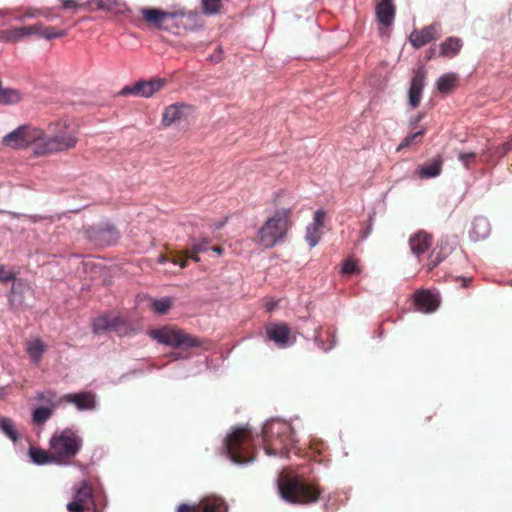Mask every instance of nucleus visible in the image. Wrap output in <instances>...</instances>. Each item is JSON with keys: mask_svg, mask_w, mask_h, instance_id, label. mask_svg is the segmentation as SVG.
Listing matches in <instances>:
<instances>
[{"mask_svg": "<svg viewBox=\"0 0 512 512\" xmlns=\"http://www.w3.org/2000/svg\"><path fill=\"white\" fill-rule=\"evenodd\" d=\"M292 226V208L277 209L260 226L253 241L264 249H271L285 242Z\"/></svg>", "mask_w": 512, "mask_h": 512, "instance_id": "nucleus-1", "label": "nucleus"}, {"mask_svg": "<svg viewBox=\"0 0 512 512\" xmlns=\"http://www.w3.org/2000/svg\"><path fill=\"white\" fill-rule=\"evenodd\" d=\"M278 490L282 499L291 504L307 505L319 500L323 490L317 482H309L299 476H281Z\"/></svg>", "mask_w": 512, "mask_h": 512, "instance_id": "nucleus-2", "label": "nucleus"}, {"mask_svg": "<svg viewBox=\"0 0 512 512\" xmlns=\"http://www.w3.org/2000/svg\"><path fill=\"white\" fill-rule=\"evenodd\" d=\"M49 130L52 136L35 146V155L43 156L75 148L78 142V129L63 122L50 124Z\"/></svg>", "mask_w": 512, "mask_h": 512, "instance_id": "nucleus-3", "label": "nucleus"}, {"mask_svg": "<svg viewBox=\"0 0 512 512\" xmlns=\"http://www.w3.org/2000/svg\"><path fill=\"white\" fill-rule=\"evenodd\" d=\"M263 443L267 455L288 457L293 446L290 425L280 421L267 423L263 428Z\"/></svg>", "mask_w": 512, "mask_h": 512, "instance_id": "nucleus-4", "label": "nucleus"}, {"mask_svg": "<svg viewBox=\"0 0 512 512\" xmlns=\"http://www.w3.org/2000/svg\"><path fill=\"white\" fill-rule=\"evenodd\" d=\"M224 448L227 456L236 464L254 461L256 453L254 439L247 428H235L225 438Z\"/></svg>", "mask_w": 512, "mask_h": 512, "instance_id": "nucleus-5", "label": "nucleus"}, {"mask_svg": "<svg viewBox=\"0 0 512 512\" xmlns=\"http://www.w3.org/2000/svg\"><path fill=\"white\" fill-rule=\"evenodd\" d=\"M49 444L53 451L55 463L68 464L81 450L83 439L76 431L66 428L55 433Z\"/></svg>", "mask_w": 512, "mask_h": 512, "instance_id": "nucleus-6", "label": "nucleus"}, {"mask_svg": "<svg viewBox=\"0 0 512 512\" xmlns=\"http://www.w3.org/2000/svg\"><path fill=\"white\" fill-rule=\"evenodd\" d=\"M140 14L149 26L172 33H178L185 16L183 11L168 12L157 8H142Z\"/></svg>", "mask_w": 512, "mask_h": 512, "instance_id": "nucleus-7", "label": "nucleus"}, {"mask_svg": "<svg viewBox=\"0 0 512 512\" xmlns=\"http://www.w3.org/2000/svg\"><path fill=\"white\" fill-rule=\"evenodd\" d=\"M151 336L159 343L183 350L202 346V340L199 337L188 334L181 329L164 327L153 330Z\"/></svg>", "mask_w": 512, "mask_h": 512, "instance_id": "nucleus-8", "label": "nucleus"}, {"mask_svg": "<svg viewBox=\"0 0 512 512\" xmlns=\"http://www.w3.org/2000/svg\"><path fill=\"white\" fill-rule=\"evenodd\" d=\"M42 141H45V132L41 128L22 125L4 136L2 143L10 148L22 149L32 144L37 146Z\"/></svg>", "mask_w": 512, "mask_h": 512, "instance_id": "nucleus-9", "label": "nucleus"}, {"mask_svg": "<svg viewBox=\"0 0 512 512\" xmlns=\"http://www.w3.org/2000/svg\"><path fill=\"white\" fill-rule=\"evenodd\" d=\"M95 506L93 488L88 481H82L73 488V501L67 504L69 512H85Z\"/></svg>", "mask_w": 512, "mask_h": 512, "instance_id": "nucleus-10", "label": "nucleus"}, {"mask_svg": "<svg viewBox=\"0 0 512 512\" xmlns=\"http://www.w3.org/2000/svg\"><path fill=\"white\" fill-rule=\"evenodd\" d=\"M92 327L95 334L115 332L118 335H126L130 330L129 323L123 317L112 314H103L96 317Z\"/></svg>", "mask_w": 512, "mask_h": 512, "instance_id": "nucleus-11", "label": "nucleus"}, {"mask_svg": "<svg viewBox=\"0 0 512 512\" xmlns=\"http://www.w3.org/2000/svg\"><path fill=\"white\" fill-rule=\"evenodd\" d=\"M166 79L155 78L149 81H138L134 85L125 86L120 91V95H134L138 97H151L160 91L166 84Z\"/></svg>", "mask_w": 512, "mask_h": 512, "instance_id": "nucleus-12", "label": "nucleus"}, {"mask_svg": "<svg viewBox=\"0 0 512 512\" xmlns=\"http://www.w3.org/2000/svg\"><path fill=\"white\" fill-rule=\"evenodd\" d=\"M441 35V24L434 22L424 26L419 30H414L409 36V41L413 47L419 49L430 42L438 39Z\"/></svg>", "mask_w": 512, "mask_h": 512, "instance_id": "nucleus-13", "label": "nucleus"}, {"mask_svg": "<svg viewBox=\"0 0 512 512\" xmlns=\"http://www.w3.org/2000/svg\"><path fill=\"white\" fill-rule=\"evenodd\" d=\"M265 331L267 339L274 342L280 348H285L292 343L290 341L291 331L286 323H268Z\"/></svg>", "mask_w": 512, "mask_h": 512, "instance_id": "nucleus-14", "label": "nucleus"}, {"mask_svg": "<svg viewBox=\"0 0 512 512\" xmlns=\"http://www.w3.org/2000/svg\"><path fill=\"white\" fill-rule=\"evenodd\" d=\"M375 13L378 23L384 27L389 28L395 18L396 7L393 0H381L376 4Z\"/></svg>", "mask_w": 512, "mask_h": 512, "instance_id": "nucleus-15", "label": "nucleus"}, {"mask_svg": "<svg viewBox=\"0 0 512 512\" xmlns=\"http://www.w3.org/2000/svg\"><path fill=\"white\" fill-rule=\"evenodd\" d=\"M425 78L426 74L423 69H418L412 78L408 93L409 104L412 108H416L420 104Z\"/></svg>", "mask_w": 512, "mask_h": 512, "instance_id": "nucleus-16", "label": "nucleus"}, {"mask_svg": "<svg viewBox=\"0 0 512 512\" xmlns=\"http://www.w3.org/2000/svg\"><path fill=\"white\" fill-rule=\"evenodd\" d=\"M26 28L28 30L29 36L37 35L38 37L44 38L46 40L61 38L67 35V30L58 29L53 26H46L41 22L26 26Z\"/></svg>", "mask_w": 512, "mask_h": 512, "instance_id": "nucleus-17", "label": "nucleus"}, {"mask_svg": "<svg viewBox=\"0 0 512 512\" xmlns=\"http://www.w3.org/2000/svg\"><path fill=\"white\" fill-rule=\"evenodd\" d=\"M414 300L418 310L424 313L435 311L440 304L437 295L427 290L417 291L414 294Z\"/></svg>", "mask_w": 512, "mask_h": 512, "instance_id": "nucleus-18", "label": "nucleus"}, {"mask_svg": "<svg viewBox=\"0 0 512 512\" xmlns=\"http://www.w3.org/2000/svg\"><path fill=\"white\" fill-rule=\"evenodd\" d=\"M64 401L74 404L79 410H91L95 408V396L91 392L66 394Z\"/></svg>", "mask_w": 512, "mask_h": 512, "instance_id": "nucleus-19", "label": "nucleus"}, {"mask_svg": "<svg viewBox=\"0 0 512 512\" xmlns=\"http://www.w3.org/2000/svg\"><path fill=\"white\" fill-rule=\"evenodd\" d=\"M197 505L199 506V512H226L227 505L223 498L208 495L203 497Z\"/></svg>", "mask_w": 512, "mask_h": 512, "instance_id": "nucleus-20", "label": "nucleus"}, {"mask_svg": "<svg viewBox=\"0 0 512 512\" xmlns=\"http://www.w3.org/2000/svg\"><path fill=\"white\" fill-rule=\"evenodd\" d=\"M409 244L413 254L420 256L430 248L432 244V236L420 231L410 238Z\"/></svg>", "mask_w": 512, "mask_h": 512, "instance_id": "nucleus-21", "label": "nucleus"}, {"mask_svg": "<svg viewBox=\"0 0 512 512\" xmlns=\"http://www.w3.org/2000/svg\"><path fill=\"white\" fill-rule=\"evenodd\" d=\"M463 41L458 37H448L440 44V56L445 58L455 57L462 49Z\"/></svg>", "mask_w": 512, "mask_h": 512, "instance_id": "nucleus-22", "label": "nucleus"}, {"mask_svg": "<svg viewBox=\"0 0 512 512\" xmlns=\"http://www.w3.org/2000/svg\"><path fill=\"white\" fill-rule=\"evenodd\" d=\"M442 165L443 159L440 155H438L429 164L419 166L416 170V173L422 179L436 177L441 173Z\"/></svg>", "mask_w": 512, "mask_h": 512, "instance_id": "nucleus-23", "label": "nucleus"}, {"mask_svg": "<svg viewBox=\"0 0 512 512\" xmlns=\"http://www.w3.org/2000/svg\"><path fill=\"white\" fill-rule=\"evenodd\" d=\"M25 350L31 361L35 365H38L41 362L44 352L46 351V345L41 339L36 338L26 342Z\"/></svg>", "mask_w": 512, "mask_h": 512, "instance_id": "nucleus-24", "label": "nucleus"}, {"mask_svg": "<svg viewBox=\"0 0 512 512\" xmlns=\"http://www.w3.org/2000/svg\"><path fill=\"white\" fill-rule=\"evenodd\" d=\"M182 108L184 105L172 104L165 108L162 116V124L170 126L182 117Z\"/></svg>", "mask_w": 512, "mask_h": 512, "instance_id": "nucleus-25", "label": "nucleus"}, {"mask_svg": "<svg viewBox=\"0 0 512 512\" xmlns=\"http://www.w3.org/2000/svg\"><path fill=\"white\" fill-rule=\"evenodd\" d=\"M35 399L49 405L52 409L58 407L64 401L63 397H59L53 390L39 391L36 393Z\"/></svg>", "mask_w": 512, "mask_h": 512, "instance_id": "nucleus-26", "label": "nucleus"}, {"mask_svg": "<svg viewBox=\"0 0 512 512\" xmlns=\"http://www.w3.org/2000/svg\"><path fill=\"white\" fill-rule=\"evenodd\" d=\"M191 259L194 262H200L199 253L192 252L191 248H187L183 251H179L172 258V263L178 264L180 268L184 269L188 266V260Z\"/></svg>", "mask_w": 512, "mask_h": 512, "instance_id": "nucleus-27", "label": "nucleus"}, {"mask_svg": "<svg viewBox=\"0 0 512 512\" xmlns=\"http://www.w3.org/2000/svg\"><path fill=\"white\" fill-rule=\"evenodd\" d=\"M457 75L447 73L437 80V89L440 93L448 94L457 86Z\"/></svg>", "mask_w": 512, "mask_h": 512, "instance_id": "nucleus-28", "label": "nucleus"}, {"mask_svg": "<svg viewBox=\"0 0 512 512\" xmlns=\"http://www.w3.org/2000/svg\"><path fill=\"white\" fill-rule=\"evenodd\" d=\"M2 37L7 42H19L23 38L29 37L26 26L16 27L2 31Z\"/></svg>", "mask_w": 512, "mask_h": 512, "instance_id": "nucleus-29", "label": "nucleus"}, {"mask_svg": "<svg viewBox=\"0 0 512 512\" xmlns=\"http://www.w3.org/2000/svg\"><path fill=\"white\" fill-rule=\"evenodd\" d=\"M30 456L32 460L39 465L47 464L54 462V456L53 451L50 449V451H45L43 449L39 448H31L30 449Z\"/></svg>", "mask_w": 512, "mask_h": 512, "instance_id": "nucleus-30", "label": "nucleus"}, {"mask_svg": "<svg viewBox=\"0 0 512 512\" xmlns=\"http://www.w3.org/2000/svg\"><path fill=\"white\" fill-rule=\"evenodd\" d=\"M53 415V409L48 406H41L33 410L32 421L37 425L44 424Z\"/></svg>", "mask_w": 512, "mask_h": 512, "instance_id": "nucleus-31", "label": "nucleus"}, {"mask_svg": "<svg viewBox=\"0 0 512 512\" xmlns=\"http://www.w3.org/2000/svg\"><path fill=\"white\" fill-rule=\"evenodd\" d=\"M173 301L169 297H164L161 299H151L150 301V308L153 310L156 314H165L172 306Z\"/></svg>", "mask_w": 512, "mask_h": 512, "instance_id": "nucleus-32", "label": "nucleus"}, {"mask_svg": "<svg viewBox=\"0 0 512 512\" xmlns=\"http://www.w3.org/2000/svg\"><path fill=\"white\" fill-rule=\"evenodd\" d=\"M424 133H425V130H420V131H417V132H415L413 134L408 135L400 143V145L397 148V151H401V150H403L405 148H410L413 145L420 143Z\"/></svg>", "mask_w": 512, "mask_h": 512, "instance_id": "nucleus-33", "label": "nucleus"}, {"mask_svg": "<svg viewBox=\"0 0 512 512\" xmlns=\"http://www.w3.org/2000/svg\"><path fill=\"white\" fill-rule=\"evenodd\" d=\"M92 3L96 5L97 9L109 11V12H119L120 11V3L118 0H92Z\"/></svg>", "mask_w": 512, "mask_h": 512, "instance_id": "nucleus-34", "label": "nucleus"}, {"mask_svg": "<svg viewBox=\"0 0 512 512\" xmlns=\"http://www.w3.org/2000/svg\"><path fill=\"white\" fill-rule=\"evenodd\" d=\"M0 429L2 430L3 433H5L14 442L17 440L18 436L14 429L13 421L11 419L1 417L0 418Z\"/></svg>", "mask_w": 512, "mask_h": 512, "instance_id": "nucleus-35", "label": "nucleus"}, {"mask_svg": "<svg viewBox=\"0 0 512 512\" xmlns=\"http://www.w3.org/2000/svg\"><path fill=\"white\" fill-rule=\"evenodd\" d=\"M222 0H202V10L206 15H214L220 12Z\"/></svg>", "mask_w": 512, "mask_h": 512, "instance_id": "nucleus-36", "label": "nucleus"}, {"mask_svg": "<svg viewBox=\"0 0 512 512\" xmlns=\"http://www.w3.org/2000/svg\"><path fill=\"white\" fill-rule=\"evenodd\" d=\"M309 449V457L315 461H320L317 457L323 453L325 444L321 440L314 439L310 442Z\"/></svg>", "mask_w": 512, "mask_h": 512, "instance_id": "nucleus-37", "label": "nucleus"}, {"mask_svg": "<svg viewBox=\"0 0 512 512\" xmlns=\"http://www.w3.org/2000/svg\"><path fill=\"white\" fill-rule=\"evenodd\" d=\"M361 271L360 267L358 266L357 260L354 258H348L344 261L342 266V273L346 275H356L359 274Z\"/></svg>", "mask_w": 512, "mask_h": 512, "instance_id": "nucleus-38", "label": "nucleus"}, {"mask_svg": "<svg viewBox=\"0 0 512 512\" xmlns=\"http://www.w3.org/2000/svg\"><path fill=\"white\" fill-rule=\"evenodd\" d=\"M320 230L321 229L310 226V225L307 227L306 241L308 242L310 247L316 246L317 243L319 242L320 237H321Z\"/></svg>", "mask_w": 512, "mask_h": 512, "instance_id": "nucleus-39", "label": "nucleus"}, {"mask_svg": "<svg viewBox=\"0 0 512 512\" xmlns=\"http://www.w3.org/2000/svg\"><path fill=\"white\" fill-rule=\"evenodd\" d=\"M449 255V251H446L443 253V256H440V254H436V252H431L428 262H427V268L429 271L433 270L435 267H437L446 257Z\"/></svg>", "mask_w": 512, "mask_h": 512, "instance_id": "nucleus-40", "label": "nucleus"}, {"mask_svg": "<svg viewBox=\"0 0 512 512\" xmlns=\"http://www.w3.org/2000/svg\"><path fill=\"white\" fill-rule=\"evenodd\" d=\"M458 159L462 162V164L467 168H471L472 165L476 163V154L474 152L470 153H459Z\"/></svg>", "mask_w": 512, "mask_h": 512, "instance_id": "nucleus-41", "label": "nucleus"}, {"mask_svg": "<svg viewBox=\"0 0 512 512\" xmlns=\"http://www.w3.org/2000/svg\"><path fill=\"white\" fill-rule=\"evenodd\" d=\"M210 240L208 238H203L199 242H195L191 245L192 252L201 253L206 252L209 247Z\"/></svg>", "mask_w": 512, "mask_h": 512, "instance_id": "nucleus-42", "label": "nucleus"}, {"mask_svg": "<svg viewBox=\"0 0 512 512\" xmlns=\"http://www.w3.org/2000/svg\"><path fill=\"white\" fill-rule=\"evenodd\" d=\"M16 276L13 272L6 269L4 265H0V282L7 283L15 280Z\"/></svg>", "mask_w": 512, "mask_h": 512, "instance_id": "nucleus-43", "label": "nucleus"}, {"mask_svg": "<svg viewBox=\"0 0 512 512\" xmlns=\"http://www.w3.org/2000/svg\"><path fill=\"white\" fill-rule=\"evenodd\" d=\"M325 212L318 210L314 214L313 223L310 226L321 229L324 225Z\"/></svg>", "mask_w": 512, "mask_h": 512, "instance_id": "nucleus-44", "label": "nucleus"}, {"mask_svg": "<svg viewBox=\"0 0 512 512\" xmlns=\"http://www.w3.org/2000/svg\"><path fill=\"white\" fill-rule=\"evenodd\" d=\"M177 512H199V506L197 504L188 505L183 503L177 507Z\"/></svg>", "mask_w": 512, "mask_h": 512, "instance_id": "nucleus-45", "label": "nucleus"}, {"mask_svg": "<svg viewBox=\"0 0 512 512\" xmlns=\"http://www.w3.org/2000/svg\"><path fill=\"white\" fill-rule=\"evenodd\" d=\"M63 9H76L80 7L79 0H60Z\"/></svg>", "mask_w": 512, "mask_h": 512, "instance_id": "nucleus-46", "label": "nucleus"}, {"mask_svg": "<svg viewBox=\"0 0 512 512\" xmlns=\"http://www.w3.org/2000/svg\"><path fill=\"white\" fill-rule=\"evenodd\" d=\"M176 253H179L178 250H173L169 253V255H165V254H160L158 256V260L157 262L160 263V264H163V263H166L168 261H171L172 262V258L173 256L176 254Z\"/></svg>", "mask_w": 512, "mask_h": 512, "instance_id": "nucleus-47", "label": "nucleus"}, {"mask_svg": "<svg viewBox=\"0 0 512 512\" xmlns=\"http://www.w3.org/2000/svg\"><path fill=\"white\" fill-rule=\"evenodd\" d=\"M37 10L38 9H33V8H30L28 9L22 17H20V19H25V18H36V17H39V14L37 13Z\"/></svg>", "mask_w": 512, "mask_h": 512, "instance_id": "nucleus-48", "label": "nucleus"}, {"mask_svg": "<svg viewBox=\"0 0 512 512\" xmlns=\"http://www.w3.org/2000/svg\"><path fill=\"white\" fill-rule=\"evenodd\" d=\"M37 13L39 14V17H44L46 19H52L53 18L50 10L47 9V8L37 10Z\"/></svg>", "mask_w": 512, "mask_h": 512, "instance_id": "nucleus-49", "label": "nucleus"}, {"mask_svg": "<svg viewBox=\"0 0 512 512\" xmlns=\"http://www.w3.org/2000/svg\"><path fill=\"white\" fill-rule=\"evenodd\" d=\"M446 251H449V248L445 245H440V246H437L432 252H436V254H440V256H443V253H445Z\"/></svg>", "mask_w": 512, "mask_h": 512, "instance_id": "nucleus-50", "label": "nucleus"}, {"mask_svg": "<svg viewBox=\"0 0 512 512\" xmlns=\"http://www.w3.org/2000/svg\"><path fill=\"white\" fill-rule=\"evenodd\" d=\"M212 251L215 252L217 255H222L223 252H224V248L222 246H213L212 248Z\"/></svg>", "mask_w": 512, "mask_h": 512, "instance_id": "nucleus-51", "label": "nucleus"}, {"mask_svg": "<svg viewBox=\"0 0 512 512\" xmlns=\"http://www.w3.org/2000/svg\"><path fill=\"white\" fill-rule=\"evenodd\" d=\"M221 50L219 49V54L218 55H215V57L213 58V60L215 62H220L222 60V56H221Z\"/></svg>", "mask_w": 512, "mask_h": 512, "instance_id": "nucleus-52", "label": "nucleus"}, {"mask_svg": "<svg viewBox=\"0 0 512 512\" xmlns=\"http://www.w3.org/2000/svg\"><path fill=\"white\" fill-rule=\"evenodd\" d=\"M507 146V148H512V136L510 137V139L506 142L505 144Z\"/></svg>", "mask_w": 512, "mask_h": 512, "instance_id": "nucleus-53", "label": "nucleus"}, {"mask_svg": "<svg viewBox=\"0 0 512 512\" xmlns=\"http://www.w3.org/2000/svg\"><path fill=\"white\" fill-rule=\"evenodd\" d=\"M480 224L486 225V221L484 219H479L478 221H476L475 226L480 225Z\"/></svg>", "mask_w": 512, "mask_h": 512, "instance_id": "nucleus-54", "label": "nucleus"}, {"mask_svg": "<svg viewBox=\"0 0 512 512\" xmlns=\"http://www.w3.org/2000/svg\"><path fill=\"white\" fill-rule=\"evenodd\" d=\"M434 53H435V50L431 49L428 58L431 59L434 56Z\"/></svg>", "mask_w": 512, "mask_h": 512, "instance_id": "nucleus-55", "label": "nucleus"}, {"mask_svg": "<svg viewBox=\"0 0 512 512\" xmlns=\"http://www.w3.org/2000/svg\"><path fill=\"white\" fill-rule=\"evenodd\" d=\"M175 355V358H184V356H182L180 353H177V354H174ZM185 357H187V355H185Z\"/></svg>", "mask_w": 512, "mask_h": 512, "instance_id": "nucleus-56", "label": "nucleus"}, {"mask_svg": "<svg viewBox=\"0 0 512 512\" xmlns=\"http://www.w3.org/2000/svg\"><path fill=\"white\" fill-rule=\"evenodd\" d=\"M468 281L470 282L471 279H463V286H466Z\"/></svg>", "mask_w": 512, "mask_h": 512, "instance_id": "nucleus-57", "label": "nucleus"}, {"mask_svg": "<svg viewBox=\"0 0 512 512\" xmlns=\"http://www.w3.org/2000/svg\"><path fill=\"white\" fill-rule=\"evenodd\" d=\"M509 17L512 19V4H511V7L509 9Z\"/></svg>", "mask_w": 512, "mask_h": 512, "instance_id": "nucleus-58", "label": "nucleus"}, {"mask_svg": "<svg viewBox=\"0 0 512 512\" xmlns=\"http://www.w3.org/2000/svg\"><path fill=\"white\" fill-rule=\"evenodd\" d=\"M421 119H422V116L420 115V116H418V117H417L416 121L418 122V121H420Z\"/></svg>", "mask_w": 512, "mask_h": 512, "instance_id": "nucleus-59", "label": "nucleus"}]
</instances>
